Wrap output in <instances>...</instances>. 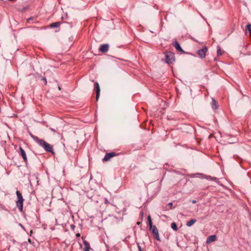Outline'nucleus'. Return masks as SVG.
I'll list each match as a JSON object with an SVG mask.
<instances>
[{"label": "nucleus", "instance_id": "f257e3e1", "mask_svg": "<svg viewBox=\"0 0 251 251\" xmlns=\"http://www.w3.org/2000/svg\"><path fill=\"white\" fill-rule=\"evenodd\" d=\"M32 139L36 142L40 146L43 147L46 151L53 153L52 147L42 139H39L37 137L31 135Z\"/></svg>", "mask_w": 251, "mask_h": 251}, {"label": "nucleus", "instance_id": "f03ea898", "mask_svg": "<svg viewBox=\"0 0 251 251\" xmlns=\"http://www.w3.org/2000/svg\"><path fill=\"white\" fill-rule=\"evenodd\" d=\"M17 206L18 207L19 210L22 212L23 209V201L24 199L22 194L18 191H17Z\"/></svg>", "mask_w": 251, "mask_h": 251}, {"label": "nucleus", "instance_id": "7ed1b4c3", "mask_svg": "<svg viewBox=\"0 0 251 251\" xmlns=\"http://www.w3.org/2000/svg\"><path fill=\"white\" fill-rule=\"evenodd\" d=\"M175 61V54L173 52H167L165 54V61L168 64H171Z\"/></svg>", "mask_w": 251, "mask_h": 251}, {"label": "nucleus", "instance_id": "20e7f679", "mask_svg": "<svg viewBox=\"0 0 251 251\" xmlns=\"http://www.w3.org/2000/svg\"><path fill=\"white\" fill-rule=\"evenodd\" d=\"M207 51V48L206 47H203L201 49L198 50L197 53L201 58H204L205 57L206 53Z\"/></svg>", "mask_w": 251, "mask_h": 251}, {"label": "nucleus", "instance_id": "39448f33", "mask_svg": "<svg viewBox=\"0 0 251 251\" xmlns=\"http://www.w3.org/2000/svg\"><path fill=\"white\" fill-rule=\"evenodd\" d=\"M152 230V233L153 234L154 236V238L158 240V241H160V237H159V233H158V229L157 228V227H156V226H153V227H152V228L151 229Z\"/></svg>", "mask_w": 251, "mask_h": 251}, {"label": "nucleus", "instance_id": "423d86ee", "mask_svg": "<svg viewBox=\"0 0 251 251\" xmlns=\"http://www.w3.org/2000/svg\"><path fill=\"white\" fill-rule=\"evenodd\" d=\"M20 151H19V153L22 156V157H23L24 161L25 162H27V156H26V153H25V151L24 150V149L21 148V147H20Z\"/></svg>", "mask_w": 251, "mask_h": 251}, {"label": "nucleus", "instance_id": "0eeeda50", "mask_svg": "<svg viewBox=\"0 0 251 251\" xmlns=\"http://www.w3.org/2000/svg\"><path fill=\"white\" fill-rule=\"evenodd\" d=\"M95 88L96 89V100L98 101L100 95V87L98 82H95Z\"/></svg>", "mask_w": 251, "mask_h": 251}, {"label": "nucleus", "instance_id": "6e6552de", "mask_svg": "<svg viewBox=\"0 0 251 251\" xmlns=\"http://www.w3.org/2000/svg\"><path fill=\"white\" fill-rule=\"evenodd\" d=\"M115 155V153L114 152H109L105 154L104 157L103 158V161H107L110 160L111 158L114 156Z\"/></svg>", "mask_w": 251, "mask_h": 251}, {"label": "nucleus", "instance_id": "1a4fd4ad", "mask_svg": "<svg viewBox=\"0 0 251 251\" xmlns=\"http://www.w3.org/2000/svg\"><path fill=\"white\" fill-rule=\"evenodd\" d=\"M216 239H217L216 235H211V236H209L207 238L206 243L207 244H209L211 243V242L216 241Z\"/></svg>", "mask_w": 251, "mask_h": 251}, {"label": "nucleus", "instance_id": "9d476101", "mask_svg": "<svg viewBox=\"0 0 251 251\" xmlns=\"http://www.w3.org/2000/svg\"><path fill=\"white\" fill-rule=\"evenodd\" d=\"M109 49V46L108 44H103L101 45L100 48V50L102 52H106Z\"/></svg>", "mask_w": 251, "mask_h": 251}, {"label": "nucleus", "instance_id": "9b49d317", "mask_svg": "<svg viewBox=\"0 0 251 251\" xmlns=\"http://www.w3.org/2000/svg\"><path fill=\"white\" fill-rule=\"evenodd\" d=\"M174 46L176 48V49L178 50L181 52H184L182 48H181L180 45L177 41H175L174 43Z\"/></svg>", "mask_w": 251, "mask_h": 251}, {"label": "nucleus", "instance_id": "f8f14e48", "mask_svg": "<svg viewBox=\"0 0 251 251\" xmlns=\"http://www.w3.org/2000/svg\"><path fill=\"white\" fill-rule=\"evenodd\" d=\"M211 106L213 109H216L218 108L217 103L214 99H212Z\"/></svg>", "mask_w": 251, "mask_h": 251}, {"label": "nucleus", "instance_id": "ddd939ff", "mask_svg": "<svg viewBox=\"0 0 251 251\" xmlns=\"http://www.w3.org/2000/svg\"><path fill=\"white\" fill-rule=\"evenodd\" d=\"M196 222V220L194 219H192L191 220H190L189 221H188V222H187L186 223V226L188 227H190L191 226H192L193 224H194Z\"/></svg>", "mask_w": 251, "mask_h": 251}, {"label": "nucleus", "instance_id": "4468645a", "mask_svg": "<svg viewBox=\"0 0 251 251\" xmlns=\"http://www.w3.org/2000/svg\"><path fill=\"white\" fill-rule=\"evenodd\" d=\"M205 178L208 180H213V181H215L216 182H218V180L216 177H213L209 176H206Z\"/></svg>", "mask_w": 251, "mask_h": 251}, {"label": "nucleus", "instance_id": "2eb2a0df", "mask_svg": "<svg viewBox=\"0 0 251 251\" xmlns=\"http://www.w3.org/2000/svg\"><path fill=\"white\" fill-rule=\"evenodd\" d=\"M83 243L84 245V250H89L90 248L89 243L86 241H84Z\"/></svg>", "mask_w": 251, "mask_h": 251}, {"label": "nucleus", "instance_id": "dca6fc26", "mask_svg": "<svg viewBox=\"0 0 251 251\" xmlns=\"http://www.w3.org/2000/svg\"><path fill=\"white\" fill-rule=\"evenodd\" d=\"M246 31H248L250 35L251 36V25L248 24L247 25L246 27Z\"/></svg>", "mask_w": 251, "mask_h": 251}, {"label": "nucleus", "instance_id": "f3484780", "mask_svg": "<svg viewBox=\"0 0 251 251\" xmlns=\"http://www.w3.org/2000/svg\"><path fill=\"white\" fill-rule=\"evenodd\" d=\"M60 25V23L58 22L53 23L50 25V26L51 27H58Z\"/></svg>", "mask_w": 251, "mask_h": 251}, {"label": "nucleus", "instance_id": "a211bd4d", "mask_svg": "<svg viewBox=\"0 0 251 251\" xmlns=\"http://www.w3.org/2000/svg\"><path fill=\"white\" fill-rule=\"evenodd\" d=\"M171 227L173 229L176 231L177 230V227L176 223H172L171 224Z\"/></svg>", "mask_w": 251, "mask_h": 251}, {"label": "nucleus", "instance_id": "6ab92c4d", "mask_svg": "<svg viewBox=\"0 0 251 251\" xmlns=\"http://www.w3.org/2000/svg\"><path fill=\"white\" fill-rule=\"evenodd\" d=\"M222 52L220 49V48L219 47H217V54L218 55H222Z\"/></svg>", "mask_w": 251, "mask_h": 251}, {"label": "nucleus", "instance_id": "aec40b11", "mask_svg": "<svg viewBox=\"0 0 251 251\" xmlns=\"http://www.w3.org/2000/svg\"><path fill=\"white\" fill-rule=\"evenodd\" d=\"M149 225L150 226V228L151 229L152 227H153V226H152V221H150V222H149Z\"/></svg>", "mask_w": 251, "mask_h": 251}, {"label": "nucleus", "instance_id": "412c9836", "mask_svg": "<svg viewBox=\"0 0 251 251\" xmlns=\"http://www.w3.org/2000/svg\"><path fill=\"white\" fill-rule=\"evenodd\" d=\"M148 222H150V221H151V216H148Z\"/></svg>", "mask_w": 251, "mask_h": 251}, {"label": "nucleus", "instance_id": "4be33fe9", "mask_svg": "<svg viewBox=\"0 0 251 251\" xmlns=\"http://www.w3.org/2000/svg\"><path fill=\"white\" fill-rule=\"evenodd\" d=\"M105 203H108V200L106 198L105 199Z\"/></svg>", "mask_w": 251, "mask_h": 251}, {"label": "nucleus", "instance_id": "5701e85b", "mask_svg": "<svg viewBox=\"0 0 251 251\" xmlns=\"http://www.w3.org/2000/svg\"><path fill=\"white\" fill-rule=\"evenodd\" d=\"M138 249L139 250V251H143L141 249V248L140 246H138Z\"/></svg>", "mask_w": 251, "mask_h": 251}, {"label": "nucleus", "instance_id": "b1692460", "mask_svg": "<svg viewBox=\"0 0 251 251\" xmlns=\"http://www.w3.org/2000/svg\"><path fill=\"white\" fill-rule=\"evenodd\" d=\"M192 202L193 203H195L196 202V201H195V200H193V201H192Z\"/></svg>", "mask_w": 251, "mask_h": 251}, {"label": "nucleus", "instance_id": "393cba45", "mask_svg": "<svg viewBox=\"0 0 251 251\" xmlns=\"http://www.w3.org/2000/svg\"><path fill=\"white\" fill-rule=\"evenodd\" d=\"M169 205L171 207H172V205H173V203H172V202H170V203H169Z\"/></svg>", "mask_w": 251, "mask_h": 251}, {"label": "nucleus", "instance_id": "a878e982", "mask_svg": "<svg viewBox=\"0 0 251 251\" xmlns=\"http://www.w3.org/2000/svg\"><path fill=\"white\" fill-rule=\"evenodd\" d=\"M19 226H21L22 228H24L21 224H19Z\"/></svg>", "mask_w": 251, "mask_h": 251}, {"label": "nucleus", "instance_id": "bb28decb", "mask_svg": "<svg viewBox=\"0 0 251 251\" xmlns=\"http://www.w3.org/2000/svg\"><path fill=\"white\" fill-rule=\"evenodd\" d=\"M43 81H45V83L47 82L46 79L45 78H43Z\"/></svg>", "mask_w": 251, "mask_h": 251}, {"label": "nucleus", "instance_id": "cd10ccee", "mask_svg": "<svg viewBox=\"0 0 251 251\" xmlns=\"http://www.w3.org/2000/svg\"><path fill=\"white\" fill-rule=\"evenodd\" d=\"M43 81H45V83L47 82L46 79L45 78H43Z\"/></svg>", "mask_w": 251, "mask_h": 251}, {"label": "nucleus", "instance_id": "c85d7f7f", "mask_svg": "<svg viewBox=\"0 0 251 251\" xmlns=\"http://www.w3.org/2000/svg\"><path fill=\"white\" fill-rule=\"evenodd\" d=\"M51 130L53 131H55L54 129H52V128H51Z\"/></svg>", "mask_w": 251, "mask_h": 251}, {"label": "nucleus", "instance_id": "c756f323", "mask_svg": "<svg viewBox=\"0 0 251 251\" xmlns=\"http://www.w3.org/2000/svg\"><path fill=\"white\" fill-rule=\"evenodd\" d=\"M85 251H89V250H84Z\"/></svg>", "mask_w": 251, "mask_h": 251}]
</instances>
